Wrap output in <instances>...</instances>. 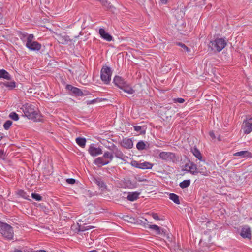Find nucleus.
I'll return each mask as SVG.
<instances>
[{
  "instance_id": "obj_1",
  "label": "nucleus",
  "mask_w": 252,
  "mask_h": 252,
  "mask_svg": "<svg viewBox=\"0 0 252 252\" xmlns=\"http://www.w3.org/2000/svg\"><path fill=\"white\" fill-rule=\"evenodd\" d=\"M22 109L25 116L28 119L34 121H41V115L39 111L34 105L30 103H26L23 105Z\"/></svg>"
},
{
  "instance_id": "obj_2",
  "label": "nucleus",
  "mask_w": 252,
  "mask_h": 252,
  "mask_svg": "<svg viewBox=\"0 0 252 252\" xmlns=\"http://www.w3.org/2000/svg\"><path fill=\"white\" fill-rule=\"evenodd\" d=\"M226 45V42L223 38H217L209 43L208 48L211 50L220 52Z\"/></svg>"
},
{
  "instance_id": "obj_3",
  "label": "nucleus",
  "mask_w": 252,
  "mask_h": 252,
  "mask_svg": "<svg viewBox=\"0 0 252 252\" xmlns=\"http://www.w3.org/2000/svg\"><path fill=\"white\" fill-rule=\"evenodd\" d=\"M0 233L7 240H10L13 238V228L10 225L6 223H0Z\"/></svg>"
},
{
  "instance_id": "obj_4",
  "label": "nucleus",
  "mask_w": 252,
  "mask_h": 252,
  "mask_svg": "<svg viewBox=\"0 0 252 252\" xmlns=\"http://www.w3.org/2000/svg\"><path fill=\"white\" fill-rule=\"evenodd\" d=\"M33 34H29L27 38L26 46L31 50L39 51L41 47V45L37 41L33 40Z\"/></svg>"
},
{
  "instance_id": "obj_5",
  "label": "nucleus",
  "mask_w": 252,
  "mask_h": 252,
  "mask_svg": "<svg viewBox=\"0 0 252 252\" xmlns=\"http://www.w3.org/2000/svg\"><path fill=\"white\" fill-rule=\"evenodd\" d=\"M112 70L107 66H104L101 70V79L105 84H109L111 78Z\"/></svg>"
},
{
  "instance_id": "obj_6",
  "label": "nucleus",
  "mask_w": 252,
  "mask_h": 252,
  "mask_svg": "<svg viewBox=\"0 0 252 252\" xmlns=\"http://www.w3.org/2000/svg\"><path fill=\"white\" fill-rule=\"evenodd\" d=\"M242 129L245 134H249L252 131V118H247L244 121Z\"/></svg>"
},
{
  "instance_id": "obj_7",
  "label": "nucleus",
  "mask_w": 252,
  "mask_h": 252,
  "mask_svg": "<svg viewBox=\"0 0 252 252\" xmlns=\"http://www.w3.org/2000/svg\"><path fill=\"white\" fill-rule=\"evenodd\" d=\"M159 157L160 159L166 161H173L176 158L174 153L168 152H160Z\"/></svg>"
},
{
  "instance_id": "obj_8",
  "label": "nucleus",
  "mask_w": 252,
  "mask_h": 252,
  "mask_svg": "<svg viewBox=\"0 0 252 252\" xmlns=\"http://www.w3.org/2000/svg\"><path fill=\"white\" fill-rule=\"evenodd\" d=\"M88 152L93 157H96L102 153V150L100 147H97L94 144L90 145L88 149Z\"/></svg>"
},
{
  "instance_id": "obj_9",
  "label": "nucleus",
  "mask_w": 252,
  "mask_h": 252,
  "mask_svg": "<svg viewBox=\"0 0 252 252\" xmlns=\"http://www.w3.org/2000/svg\"><path fill=\"white\" fill-rule=\"evenodd\" d=\"M182 170L194 175L197 173V168L196 165L189 161L185 165Z\"/></svg>"
},
{
  "instance_id": "obj_10",
  "label": "nucleus",
  "mask_w": 252,
  "mask_h": 252,
  "mask_svg": "<svg viewBox=\"0 0 252 252\" xmlns=\"http://www.w3.org/2000/svg\"><path fill=\"white\" fill-rule=\"evenodd\" d=\"M99 33L100 35V37L107 41H111L113 39L112 36L106 32L105 30L103 28L99 29Z\"/></svg>"
},
{
  "instance_id": "obj_11",
  "label": "nucleus",
  "mask_w": 252,
  "mask_h": 252,
  "mask_svg": "<svg viewBox=\"0 0 252 252\" xmlns=\"http://www.w3.org/2000/svg\"><path fill=\"white\" fill-rule=\"evenodd\" d=\"M135 166L141 169H151L153 167V164L150 162L145 161L141 163H136Z\"/></svg>"
},
{
  "instance_id": "obj_12",
  "label": "nucleus",
  "mask_w": 252,
  "mask_h": 252,
  "mask_svg": "<svg viewBox=\"0 0 252 252\" xmlns=\"http://www.w3.org/2000/svg\"><path fill=\"white\" fill-rule=\"evenodd\" d=\"M240 235L244 238L250 239L251 238V231L250 228L248 226L243 227L242 228Z\"/></svg>"
},
{
  "instance_id": "obj_13",
  "label": "nucleus",
  "mask_w": 252,
  "mask_h": 252,
  "mask_svg": "<svg viewBox=\"0 0 252 252\" xmlns=\"http://www.w3.org/2000/svg\"><path fill=\"white\" fill-rule=\"evenodd\" d=\"M94 163L98 167H101L108 164L109 163V161L105 160L103 157H100L94 159Z\"/></svg>"
},
{
  "instance_id": "obj_14",
  "label": "nucleus",
  "mask_w": 252,
  "mask_h": 252,
  "mask_svg": "<svg viewBox=\"0 0 252 252\" xmlns=\"http://www.w3.org/2000/svg\"><path fill=\"white\" fill-rule=\"evenodd\" d=\"M113 82L120 89L126 83L122 77L118 76L114 78Z\"/></svg>"
},
{
  "instance_id": "obj_15",
  "label": "nucleus",
  "mask_w": 252,
  "mask_h": 252,
  "mask_svg": "<svg viewBox=\"0 0 252 252\" xmlns=\"http://www.w3.org/2000/svg\"><path fill=\"white\" fill-rule=\"evenodd\" d=\"M121 145L126 149H131L133 145L132 141L128 138L124 139L121 142Z\"/></svg>"
},
{
  "instance_id": "obj_16",
  "label": "nucleus",
  "mask_w": 252,
  "mask_h": 252,
  "mask_svg": "<svg viewBox=\"0 0 252 252\" xmlns=\"http://www.w3.org/2000/svg\"><path fill=\"white\" fill-rule=\"evenodd\" d=\"M140 192L135 191L132 192H129L127 196V199L130 201H134L138 198Z\"/></svg>"
},
{
  "instance_id": "obj_17",
  "label": "nucleus",
  "mask_w": 252,
  "mask_h": 252,
  "mask_svg": "<svg viewBox=\"0 0 252 252\" xmlns=\"http://www.w3.org/2000/svg\"><path fill=\"white\" fill-rule=\"evenodd\" d=\"M234 156L239 157L240 158H245L250 157L251 156V154L248 151H242L234 153Z\"/></svg>"
},
{
  "instance_id": "obj_18",
  "label": "nucleus",
  "mask_w": 252,
  "mask_h": 252,
  "mask_svg": "<svg viewBox=\"0 0 252 252\" xmlns=\"http://www.w3.org/2000/svg\"><path fill=\"white\" fill-rule=\"evenodd\" d=\"M125 186L129 189H133L137 187V183L133 182L129 179H126L124 182Z\"/></svg>"
},
{
  "instance_id": "obj_19",
  "label": "nucleus",
  "mask_w": 252,
  "mask_h": 252,
  "mask_svg": "<svg viewBox=\"0 0 252 252\" xmlns=\"http://www.w3.org/2000/svg\"><path fill=\"white\" fill-rule=\"evenodd\" d=\"M0 78L7 80H10L11 79V76L9 73L4 69L0 70Z\"/></svg>"
},
{
  "instance_id": "obj_20",
  "label": "nucleus",
  "mask_w": 252,
  "mask_h": 252,
  "mask_svg": "<svg viewBox=\"0 0 252 252\" xmlns=\"http://www.w3.org/2000/svg\"><path fill=\"white\" fill-rule=\"evenodd\" d=\"M148 228L150 229L155 231L156 234H160L162 232H164L163 229H160V227L157 225H149Z\"/></svg>"
},
{
  "instance_id": "obj_21",
  "label": "nucleus",
  "mask_w": 252,
  "mask_h": 252,
  "mask_svg": "<svg viewBox=\"0 0 252 252\" xmlns=\"http://www.w3.org/2000/svg\"><path fill=\"white\" fill-rule=\"evenodd\" d=\"M125 92L128 94H132L134 91V90L129 86L127 83H126L121 88Z\"/></svg>"
},
{
  "instance_id": "obj_22",
  "label": "nucleus",
  "mask_w": 252,
  "mask_h": 252,
  "mask_svg": "<svg viewBox=\"0 0 252 252\" xmlns=\"http://www.w3.org/2000/svg\"><path fill=\"white\" fill-rule=\"evenodd\" d=\"M198 173L204 176H208L209 174V171L206 169L205 166H203L202 165L199 166L197 168V173Z\"/></svg>"
},
{
  "instance_id": "obj_23",
  "label": "nucleus",
  "mask_w": 252,
  "mask_h": 252,
  "mask_svg": "<svg viewBox=\"0 0 252 252\" xmlns=\"http://www.w3.org/2000/svg\"><path fill=\"white\" fill-rule=\"evenodd\" d=\"M102 157L105 160L109 161V163L111 162V161L112 160L113 158V155L112 153L108 151L105 152Z\"/></svg>"
},
{
  "instance_id": "obj_24",
  "label": "nucleus",
  "mask_w": 252,
  "mask_h": 252,
  "mask_svg": "<svg viewBox=\"0 0 252 252\" xmlns=\"http://www.w3.org/2000/svg\"><path fill=\"white\" fill-rule=\"evenodd\" d=\"M0 84L8 88L10 90L14 89L16 87V83L14 81L1 82Z\"/></svg>"
},
{
  "instance_id": "obj_25",
  "label": "nucleus",
  "mask_w": 252,
  "mask_h": 252,
  "mask_svg": "<svg viewBox=\"0 0 252 252\" xmlns=\"http://www.w3.org/2000/svg\"><path fill=\"white\" fill-rule=\"evenodd\" d=\"M76 143L81 147L84 148L86 143V139L85 138L78 137L76 138Z\"/></svg>"
},
{
  "instance_id": "obj_26",
  "label": "nucleus",
  "mask_w": 252,
  "mask_h": 252,
  "mask_svg": "<svg viewBox=\"0 0 252 252\" xmlns=\"http://www.w3.org/2000/svg\"><path fill=\"white\" fill-rule=\"evenodd\" d=\"M191 152L193 154V155L197 158L199 160H201L202 158V156L199 150L196 148H192L191 149Z\"/></svg>"
},
{
  "instance_id": "obj_27",
  "label": "nucleus",
  "mask_w": 252,
  "mask_h": 252,
  "mask_svg": "<svg viewBox=\"0 0 252 252\" xmlns=\"http://www.w3.org/2000/svg\"><path fill=\"white\" fill-rule=\"evenodd\" d=\"M169 198L177 204H180V201L178 195L174 193H170L169 194Z\"/></svg>"
},
{
  "instance_id": "obj_28",
  "label": "nucleus",
  "mask_w": 252,
  "mask_h": 252,
  "mask_svg": "<svg viewBox=\"0 0 252 252\" xmlns=\"http://www.w3.org/2000/svg\"><path fill=\"white\" fill-rule=\"evenodd\" d=\"M57 40L59 42L62 44H65L68 40V37L58 35L57 36Z\"/></svg>"
},
{
  "instance_id": "obj_29",
  "label": "nucleus",
  "mask_w": 252,
  "mask_h": 252,
  "mask_svg": "<svg viewBox=\"0 0 252 252\" xmlns=\"http://www.w3.org/2000/svg\"><path fill=\"white\" fill-rule=\"evenodd\" d=\"M190 180H185L180 183V187L182 189H184L189 187L190 185Z\"/></svg>"
},
{
  "instance_id": "obj_30",
  "label": "nucleus",
  "mask_w": 252,
  "mask_h": 252,
  "mask_svg": "<svg viewBox=\"0 0 252 252\" xmlns=\"http://www.w3.org/2000/svg\"><path fill=\"white\" fill-rule=\"evenodd\" d=\"M73 94H75L78 95V96H81L83 95V93L81 91V90L76 87H75L73 88L72 91H71Z\"/></svg>"
},
{
  "instance_id": "obj_31",
  "label": "nucleus",
  "mask_w": 252,
  "mask_h": 252,
  "mask_svg": "<svg viewBox=\"0 0 252 252\" xmlns=\"http://www.w3.org/2000/svg\"><path fill=\"white\" fill-rule=\"evenodd\" d=\"M145 144L143 141H139L136 145V147L139 150H142L145 148Z\"/></svg>"
},
{
  "instance_id": "obj_32",
  "label": "nucleus",
  "mask_w": 252,
  "mask_h": 252,
  "mask_svg": "<svg viewBox=\"0 0 252 252\" xmlns=\"http://www.w3.org/2000/svg\"><path fill=\"white\" fill-rule=\"evenodd\" d=\"M134 130L140 133H144L145 132V128L144 126H134Z\"/></svg>"
},
{
  "instance_id": "obj_33",
  "label": "nucleus",
  "mask_w": 252,
  "mask_h": 252,
  "mask_svg": "<svg viewBox=\"0 0 252 252\" xmlns=\"http://www.w3.org/2000/svg\"><path fill=\"white\" fill-rule=\"evenodd\" d=\"M9 117L14 121H17L19 120V116L15 112H11L9 114Z\"/></svg>"
},
{
  "instance_id": "obj_34",
  "label": "nucleus",
  "mask_w": 252,
  "mask_h": 252,
  "mask_svg": "<svg viewBox=\"0 0 252 252\" xmlns=\"http://www.w3.org/2000/svg\"><path fill=\"white\" fill-rule=\"evenodd\" d=\"M32 198L35 199L36 201H41L42 200V197L38 194H36L35 193H32Z\"/></svg>"
},
{
  "instance_id": "obj_35",
  "label": "nucleus",
  "mask_w": 252,
  "mask_h": 252,
  "mask_svg": "<svg viewBox=\"0 0 252 252\" xmlns=\"http://www.w3.org/2000/svg\"><path fill=\"white\" fill-rule=\"evenodd\" d=\"M96 184L100 188L102 189H105L106 187L105 185L104 184V182L101 181V180L98 179L96 180L95 181Z\"/></svg>"
},
{
  "instance_id": "obj_36",
  "label": "nucleus",
  "mask_w": 252,
  "mask_h": 252,
  "mask_svg": "<svg viewBox=\"0 0 252 252\" xmlns=\"http://www.w3.org/2000/svg\"><path fill=\"white\" fill-rule=\"evenodd\" d=\"M177 44L182 48L183 51L187 52H190V49L188 47H187L185 44L182 43H178Z\"/></svg>"
},
{
  "instance_id": "obj_37",
  "label": "nucleus",
  "mask_w": 252,
  "mask_h": 252,
  "mask_svg": "<svg viewBox=\"0 0 252 252\" xmlns=\"http://www.w3.org/2000/svg\"><path fill=\"white\" fill-rule=\"evenodd\" d=\"M12 123V122L10 120L6 121L3 125V127L5 129L8 130L11 126Z\"/></svg>"
},
{
  "instance_id": "obj_38",
  "label": "nucleus",
  "mask_w": 252,
  "mask_h": 252,
  "mask_svg": "<svg viewBox=\"0 0 252 252\" xmlns=\"http://www.w3.org/2000/svg\"><path fill=\"white\" fill-rule=\"evenodd\" d=\"M100 1L101 3L105 6L107 7L108 8H110L111 6L110 5V3H109L106 0H98Z\"/></svg>"
},
{
  "instance_id": "obj_39",
  "label": "nucleus",
  "mask_w": 252,
  "mask_h": 252,
  "mask_svg": "<svg viewBox=\"0 0 252 252\" xmlns=\"http://www.w3.org/2000/svg\"><path fill=\"white\" fill-rule=\"evenodd\" d=\"M173 101L174 103H183L185 102V100L182 98H174Z\"/></svg>"
},
{
  "instance_id": "obj_40",
  "label": "nucleus",
  "mask_w": 252,
  "mask_h": 252,
  "mask_svg": "<svg viewBox=\"0 0 252 252\" xmlns=\"http://www.w3.org/2000/svg\"><path fill=\"white\" fill-rule=\"evenodd\" d=\"M66 182L69 184H73L75 182V180L73 178L67 179Z\"/></svg>"
},
{
  "instance_id": "obj_41",
  "label": "nucleus",
  "mask_w": 252,
  "mask_h": 252,
  "mask_svg": "<svg viewBox=\"0 0 252 252\" xmlns=\"http://www.w3.org/2000/svg\"><path fill=\"white\" fill-rule=\"evenodd\" d=\"M152 217L156 220H160V219L158 216V215L156 213H153L152 214Z\"/></svg>"
},
{
  "instance_id": "obj_42",
  "label": "nucleus",
  "mask_w": 252,
  "mask_h": 252,
  "mask_svg": "<svg viewBox=\"0 0 252 252\" xmlns=\"http://www.w3.org/2000/svg\"><path fill=\"white\" fill-rule=\"evenodd\" d=\"M95 227L94 226H91V225H88V226H87L86 227H85L83 230H89V229H91L92 228H94Z\"/></svg>"
},
{
  "instance_id": "obj_43",
  "label": "nucleus",
  "mask_w": 252,
  "mask_h": 252,
  "mask_svg": "<svg viewBox=\"0 0 252 252\" xmlns=\"http://www.w3.org/2000/svg\"><path fill=\"white\" fill-rule=\"evenodd\" d=\"M66 88L67 90L72 91L73 90V88H74V87H73L71 85H66Z\"/></svg>"
},
{
  "instance_id": "obj_44",
  "label": "nucleus",
  "mask_w": 252,
  "mask_h": 252,
  "mask_svg": "<svg viewBox=\"0 0 252 252\" xmlns=\"http://www.w3.org/2000/svg\"><path fill=\"white\" fill-rule=\"evenodd\" d=\"M209 135L213 139H214L215 138V136L213 132L210 131L209 132Z\"/></svg>"
},
{
  "instance_id": "obj_45",
  "label": "nucleus",
  "mask_w": 252,
  "mask_h": 252,
  "mask_svg": "<svg viewBox=\"0 0 252 252\" xmlns=\"http://www.w3.org/2000/svg\"><path fill=\"white\" fill-rule=\"evenodd\" d=\"M11 252H22V251L20 249H14L13 250H11Z\"/></svg>"
},
{
  "instance_id": "obj_46",
  "label": "nucleus",
  "mask_w": 252,
  "mask_h": 252,
  "mask_svg": "<svg viewBox=\"0 0 252 252\" xmlns=\"http://www.w3.org/2000/svg\"><path fill=\"white\" fill-rule=\"evenodd\" d=\"M168 0H160L161 2L163 4H165L167 2Z\"/></svg>"
},
{
  "instance_id": "obj_47",
  "label": "nucleus",
  "mask_w": 252,
  "mask_h": 252,
  "mask_svg": "<svg viewBox=\"0 0 252 252\" xmlns=\"http://www.w3.org/2000/svg\"><path fill=\"white\" fill-rule=\"evenodd\" d=\"M38 252H47L44 250H40L38 251Z\"/></svg>"
},
{
  "instance_id": "obj_48",
  "label": "nucleus",
  "mask_w": 252,
  "mask_h": 252,
  "mask_svg": "<svg viewBox=\"0 0 252 252\" xmlns=\"http://www.w3.org/2000/svg\"><path fill=\"white\" fill-rule=\"evenodd\" d=\"M90 252H98L96 250H94L90 251Z\"/></svg>"
}]
</instances>
